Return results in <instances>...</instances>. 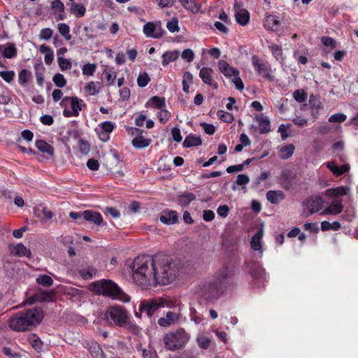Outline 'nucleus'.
<instances>
[{"label":"nucleus","mask_w":358,"mask_h":358,"mask_svg":"<svg viewBox=\"0 0 358 358\" xmlns=\"http://www.w3.org/2000/svg\"><path fill=\"white\" fill-rule=\"evenodd\" d=\"M323 201L321 198L317 196H311L306 201V208L310 214L319 211L322 207Z\"/></svg>","instance_id":"20"},{"label":"nucleus","mask_w":358,"mask_h":358,"mask_svg":"<svg viewBox=\"0 0 358 358\" xmlns=\"http://www.w3.org/2000/svg\"><path fill=\"white\" fill-rule=\"evenodd\" d=\"M266 199L272 204H278L285 199V195L281 190H269L266 194Z\"/></svg>","instance_id":"25"},{"label":"nucleus","mask_w":358,"mask_h":358,"mask_svg":"<svg viewBox=\"0 0 358 358\" xmlns=\"http://www.w3.org/2000/svg\"><path fill=\"white\" fill-rule=\"evenodd\" d=\"M96 70V65L95 64L88 63L82 67V73L85 76H92Z\"/></svg>","instance_id":"48"},{"label":"nucleus","mask_w":358,"mask_h":358,"mask_svg":"<svg viewBox=\"0 0 358 358\" xmlns=\"http://www.w3.org/2000/svg\"><path fill=\"white\" fill-rule=\"evenodd\" d=\"M83 217L85 220L94 223V224L99 226L103 222V218L101 215L93 210H85L83 212Z\"/></svg>","instance_id":"22"},{"label":"nucleus","mask_w":358,"mask_h":358,"mask_svg":"<svg viewBox=\"0 0 358 358\" xmlns=\"http://www.w3.org/2000/svg\"><path fill=\"white\" fill-rule=\"evenodd\" d=\"M326 166L336 176H341L347 173L350 169V166L348 164H343L338 166L334 162H327Z\"/></svg>","instance_id":"27"},{"label":"nucleus","mask_w":358,"mask_h":358,"mask_svg":"<svg viewBox=\"0 0 358 358\" xmlns=\"http://www.w3.org/2000/svg\"><path fill=\"white\" fill-rule=\"evenodd\" d=\"M39 52L44 55V62L45 64L50 65L54 60L53 50L49 46L43 44L40 45Z\"/></svg>","instance_id":"29"},{"label":"nucleus","mask_w":358,"mask_h":358,"mask_svg":"<svg viewBox=\"0 0 358 358\" xmlns=\"http://www.w3.org/2000/svg\"><path fill=\"white\" fill-rule=\"evenodd\" d=\"M193 76L189 71H186L182 76V90L185 92H189L190 85L192 83Z\"/></svg>","instance_id":"44"},{"label":"nucleus","mask_w":358,"mask_h":358,"mask_svg":"<svg viewBox=\"0 0 358 358\" xmlns=\"http://www.w3.org/2000/svg\"><path fill=\"white\" fill-rule=\"evenodd\" d=\"M350 192V188L349 187L340 186L326 189L324 195L329 198H338L348 194Z\"/></svg>","instance_id":"19"},{"label":"nucleus","mask_w":358,"mask_h":358,"mask_svg":"<svg viewBox=\"0 0 358 358\" xmlns=\"http://www.w3.org/2000/svg\"><path fill=\"white\" fill-rule=\"evenodd\" d=\"M166 28L171 33L178 32L180 30L178 26V20L176 17L172 18L171 20L167 22Z\"/></svg>","instance_id":"54"},{"label":"nucleus","mask_w":358,"mask_h":358,"mask_svg":"<svg viewBox=\"0 0 358 358\" xmlns=\"http://www.w3.org/2000/svg\"><path fill=\"white\" fill-rule=\"evenodd\" d=\"M79 273L83 279L87 280L92 278L95 275L96 269L92 267H87L80 270Z\"/></svg>","instance_id":"51"},{"label":"nucleus","mask_w":358,"mask_h":358,"mask_svg":"<svg viewBox=\"0 0 358 358\" xmlns=\"http://www.w3.org/2000/svg\"><path fill=\"white\" fill-rule=\"evenodd\" d=\"M66 117H78L85 106L83 100L77 96H65L59 103Z\"/></svg>","instance_id":"6"},{"label":"nucleus","mask_w":358,"mask_h":358,"mask_svg":"<svg viewBox=\"0 0 358 358\" xmlns=\"http://www.w3.org/2000/svg\"><path fill=\"white\" fill-rule=\"evenodd\" d=\"M264 236V231L262 227L259 229L255 234L252 237L250 241L251 248L258 252L259 257L263 256L264 250L262 248V238Z\"/></svg>","instance_id":"14"},{"label":"nucleus","mask_w":358,"mask_h":358,"mask_svg":"<svg viewBox=\"0 0 358 358\" xmlns=\"http://www.w3.org/2000/svg\"><path fill=\"white\" fill-rule=\"evenodd\" d=\"M53 34V30L50 28H43L40 31L38 37L41 40L48 41Z\"/></svg>","instance_id":"55"},{"label":"nucleus","mask_w":358,"mask_h":358,"mask_svg":"<svg viewBox=\"0 0 358 358\" xmlns=\"http://www.w3.org/2000/svg\"><path fill=\"white\" fill-rule=\"evenodd\" d=\"M180 56V51L173 50V51H166L165 52L162 56V64L164 66H167L170 62L176 61Z\"/></svg>","instance_id":"31"},{"label":"nucleus","mask_w":358,"mask_h":358,"mask_svg":"<svg viewBox=\"0 0 358 358\" xmlns=\"http://www.w3.org/2000/svg\"><path fill=\"white\" fill-rule=\"evenodd\" d=\"M53 294L52 292L38 290L33 296L27 299L26 303L33 304L36 302H49L53 301Z\"/></svg>","instance_id":"15"},{"label":"nucleus","mask_w":358,"mask_h":358,"mask_svg":"<svg viewBox=\"0 0 358 358\" xmlns=\"http://www.w3.org/2000/svg\"><path fill=\"white\" fill-rule=\"evenodd\" d=\"M280 25V22L275 15H267L264 21V26L265 29L272 31H277Z\"/></svg>","instance_id":"30"},{"label":"nucleus","mask_w":358,"mask_h":358,"mask_svg":"<svg viewBox=\"0 0 358 358\" xmlns=\"http://www.w3.org/2000/svg\"><path fill=\"white\" fill-rule=\"evenodd\" d=\"M52 81L54 82L55 85L58 87H63L66 84V80L65 79L64 76L59 73H56L53 76Z\"/></svg>","instance_id":"52"},{"label":"nucleus","mask_w":358,"mask_h":358,"mask_svg":"<svg viewBox=\"0 0 358 358\" xmlns=\"http://www.w3.org/2000/svg\"><path fill=\"white\" fill-rule=\"evenodd\" d=\"M143 31L144 34L148 38H159L162 36L161 27L152 22H148L145 24Z\"/></svg>","instance_id":"16"},{"label":"nucleus","mask_w":358,"mask_h":358,"mask_svg":"<svg viewBox=\"0 0 358 358\" xmlns=\"http://www.w3.org/2000/svg\"><path fill=\"white\" fill-rule=\"evenodd\" d=\"M36 147L42 152L47 153L50 155H53L54 149L48 143L43 140L36 141Z\"/></svg>","instance_id":"41"},{"label":"nucleus","mask_w":358,"mask_h":358,"mask_svg":"<svg viewBox=\"0 0 358 358\" xmlns=\"http://www.w3.org/2000/svg\"><path fill=\"white\" fill-rule=\"evenodd\" d=\"M10 252L13 255H15L19 256V257H29L31 254L30 250L28 249L26 246H24L23 244H21V243H19V244L13 246V248L11 249Z\"/></svg>","instance_id":"32"},{"label":"nucleus","mask_w":358,"mask_h":358,"mask_svg":"<svg viewBox=\"0 0 358 358\" xmlns=\"http://www.w3.org/2000/svg\"><path fill=\"white\" fill-rule=\"evenodd\" d=\"M155 259L156 285L171 284L178 278L181 271L179 262L163 255H156Z\"/></svg>","instance_id":"3"},{"label":"nucleus","mask_w":358,"mask_h":358,"mask_svg":"<svg viewBox=\"0 0 358 358\" xmlns=\"http://www.w3.org/2000/svg\"><path fill=\"white\" fill-rule=\"evenodd\" d=\"M343 209V206L339 201H334L330 203V205L326 208L322 212H321V215H338L342 212Z\"/></svg>","instance_id":"24"},{"label":"nucleus","mask_w":358,"mask_h":358,"mask_svg":"<svg viewBox=\"0 0 358 358\" xmlns=\"http://www.w3.org/2000/svg\"><path fill=\"white\" fill-rule=\"evenodd\" d=\"M99 129H96L97 134L101 141H107L110 136L109 134L115 127V124L111 121H105L99 124Z\"/></svg>","instance_id":"12"},{"label":"nucleus","mask_w":358,"mask_h":358,"mask_svg":"<svg viewBox=\"0 0 358 358\" xmlns=\"http://www.w3.org/2000/svg\"><path fill=\"white\" fill-rule=\"evenodd\" d=\"M151 142V139L145 138L143 136L140 135L138 136L135 137L132 140L131 144L134 148L137 149H141L148 147L150 145Z\"/></svg>","instance_id":"35"},{"label":"nucleus","mask_w":358,"mask_h":358,"mask_svg":"<svg viewBox=\"0 0 358 358\" xmlns=\"http://www.w3.org/2000/svg\"><path fill=\"white\" fill-rule=\"evenodd\" d=\"M217 67L220 73H222L226 78H232L234 74L238 73V70L231 66L227 61L220 59L217 62Z\"/></svg>","instance_id":"18"},{"label":"nucleus","mask_w":358,"mask_h":358,"mask_svg":"<svg viewBox=\"0 0 358 358\" xmlns=\"http://www.w3.org/2000/svg\"><path fill=\"white\" fill-rule=\"evenodd\" d=\"M28 329L38 325L43 318V311L39 308H31L21 313Z\"/></svg>","instance_id":"8"},{"label":"nucleus","mask_w":358,"mask_h":358,"mask_svg":"<svg viewBox=\"0 0 358 358\" xmlns=\"http://www.w3.org/2000/svg\"><path fill=\"white\" fill-rule=\"evenodd\" d=\"M150 81V78L146 72L140 73L137 78V84L140 87H145Z\"/></svg>","instance_id":"49"},{"label":"nucleus","mask_w":358,"mask_h":358,"mask_svg":"<svg viewBox=\"0 0 358 358\" xmlns=\"http://www.w3.org/2000/svg\"><path fill=\"white\" fill-rule=\"evenodd\" d=\"M145 106L161 110L166 107V99L163 96H154L148 101Z\"/></svg>","instance_id":"26"},{"label":"nucleus","mask_w":358,"mask_h":358,"mask_svg":"<svg viewBox=\"0 0 358 358\" xmlns=\"http://www.w3.org/2000/svg\"><path fill=\"white\" fill-rule=\"evenodd\" d=\"M157 117L162 124H165L169 121L171 113L164 108L157 113Z\"/></svg>","instance_id":"50"},{"label":"nucleus","mask_w":358,"mask_h":358,"mask_svg":"<svg viewBox=\"0 0 358 358\" xmlns=\"http://www.w3.org/2000/svg\"><path fill=\"white\" fill-rule=\"evenodd\" d=\"M251 59L255 70L259 73V76L270 80L273 79V76L271 74V66L269 65L266 64L257 55H253Z\"/></svg>","instance_id":"9"},{"label":"nucleus","mask_w":358,"mask_h":358,"mask_svg":"<svg viewBox=\"0 0 358 358\" xmlns=\"http://www.w3.org/2000/svg\"><path fill=\"white\" fill-rule=\"evenodd\" d=\"M9 326L12 329L17 331L29 329L24 318L22 317L21 313L16 314L10 319Z\"/></svg>","instance_id":"17"},{"label":"nucleus","mask_w":358,"mask_h":358,"mask_svg":"<svg viewBox=\"0 0 358 358\" xmlns=\"http://www.w3.org/2000/svg\"><path fill=\"white\" fill-rule=\"evenodd\" d=\"M90 289L99 294L111 297L123 303H127L130 301L129 296L110 280H101L94 282L90 285Z\"/></svg>","instance_id":"4"},{"label":"nucleus","mask_w":358,"mask_h":358,"mask_svg":"<svg viewBox=\"0 0 358 358\" xmlns=\"http://www.w3.org/2000/svg\"><path fill=\"white\" fill-rule=\"evenodd\" d=\"M131 279L143 289L156 286L155 259L149 255H139L129 265Z\"/></svg>","instance_id":"1"},{"label":"nucleus","mask_w":358,"mask_h":358,"mask_svg":"<svg viewBox=\"0 0 358 358\" xmlns=\"http://www.w3.org/2000/svg\"><path fill=\"white\" fill-rule=\"evenodd\" d=\"M195 199L196 196L193 193L185 192L179 196L178 202L181 206H187Z\"/></svg>","instance_id":"42"},{"label":"nucleus","mask_w":358,"mask_h":358,"mask_svg":"<svg viewBox=\"0 0 358 358\" xmlns=\"http://www.w3.org/2000/svg\"><path fill=\"white\" fill-rule=\"evenodd\" d=\"M85 90L90 95H96L100 92V83L99 82H90L85 86Z\"/></svg>","instance_id":"45"},{"label":"nucleus","mask_w":358,"mask_h":358,"mask_svg":"<svg viewBox=\"0 0 358 358\" xmlns=\"http://www.w3.org/2000/svg\"><path fill=\"white\" fill-rule=\"evenodd\" d=\"M214 71L210 67H202L199 71V77L203 83L212 87L216 90L218 84L213 79Z\"/></svg>","instance_id":"13"},{"label":"nucleus","mask_w":358,"mask_h":358,"mask_svg":"<svg viewBox=\"0 0 358 358\" xmlns=\"http://www.w3.org/2000/svg\"><path fill=\"white\" fill-rule=\"evenodd\" d=\"M29 343L31 346L37 351H39L42 348V343L38 337L36 335H32L29 339Z\"/></svg>","instance_id":"60"},{"label":"nucleus","mask_w":358,"mask_h":358,"mask_svg":"<svg viewBox=\"0 0 358 358\" xmlns=\"http://www.w3.org/2000/svg\"><path fill=\"white\" fill-rule=\"evenodd\" d=\"M196 342L198 346L203 350L208 349L211 344V340L205 336L203 333H199L197 335Z\"/></svg>","instance_id":"38"},{"label":"nucleus","mask_w":358,"mask_h":358,"mask_svg":"<svg viewBox=\"0 0 358 358\" xmlns=\"http://www.w3.org/2000/svg\"><path fill=\"white\" fill-rule=\"evenodd\" d=\"M202 141L200 137L194 135H189L185 138L183 141V146L185 148H190L200 145Z\"/></svg>","instance_id":"39"},{"label":"nucleus","mask_w":358,"mask_h":358,"mask_svg":"<svg viewBox=\"0 0 358 358\" xmlns=\"http://www.w3.org/2000/svg\"><path fill=\"white\" fill-rule=\"evenodd\" d=\"M69 10L70 12L76 17H82L86 13V8L85 6L81 3H72L70 5Z\"/></svg>","instance_id":"36"},{"label":"nucleus","mask_w":358,"mask_h":358,"mask_svg":"<svg viewBox=\"0 0 358 358\" xmlns=\"http://www.w3.org/2000/svg\"><path fill=\"white\" fill-rule=\"evenodd\" d=\"M178 214L176 211H164L159 217V220L166 225H171L178 222Z\"/></svg>","instance_id":"23"},{"label":"nucleus","mask_w":358,"mask_h":358,"mask_svg":"<svg viewBox=\"0 0 358 358\" xmlns=\"http://www.w3.org/2000/svg\"><path fill=\"white\" fill-rule=\"evenodd\" d=\"M181 57L186 60L187 62H192L194 59V52L191 49H185L181 53Z\"/></svg>","instance_id":"61"},{"label":"nucleus","mask_w":358,"mask_h":358,"mask_svg":"<svg viewBox=\"0 0 358 358\" xmlns=\"http://www.w3.org/2000/svg\"><path fill=\"white\" fill-rule=\"evenodd\" d=\"M294 99L299 102L303 103L306 100L305 92L303 90H297L293 93Z\"/></svg>","instance_id":"64"},{"label":"nucleus","mask_w":358,"mask_h":358,"mask_svg":"<svg viewBox=\"0 0 358 358\" xmlns=\"http://www.w3.org/2000/svg\"><path fill=\"white\" fill-rule=\"evenodd\" d=\"M36 282L44 287H50L53 284V280L48 275H39L36 279Z\"/></svg>","instance_id":"46"},{"label":"nucleus","mask_w":358,"mask_h":358,"mask_svg":"<svg viewBox=\"0 0 358 358\" xmlns=\"http://www.w3.org/2000/svg\"><path fill=\"white\" fill-rule=\"evenodd\" d=\"M164 301L161 299L142 301L139 310L145 313L148 317H151L161 307H164Z\"/></svg>","instance_id":"10"},{"label":"nucleus","mask_w":358,"mask_h":358,"mask_svg":"<svg viewBox=\"0 0 358 358\" xmlns=\"http://www.w3.org/2000/svg\"><path fill=\"white\" fill-rule=\"evenodd\" d=\"M181 5L187 10L194 13H199L200 6L196 3V0H178Z\"/></svg>","instance_id":"37"},{"label":"nucleus","mask_w":358,"mask_h":358,"mask_svg":"<svg viewBox=\"0 0 358 358\" xmlns=\"http://www.w3.org/2000/svg\"><path fill=\"white\" fill-rule=\"evenodd\" d=\"M3 57L8 59L14 58L17 55V49L13 44H8L3 50Z\"/></svg>","instance_id":"47"},{"label":"nucleus","mask_w":358,"mask_h":358,"mask_svg":"<svg viewBox=\"0 0 358 358\" xmlns=\"http://www.w3.org/2000/svg\"><path fill=\"white\" fill-rule=\"evenodd\" d=\"M231 271L228 267L220 269L213 278L206 282L199 289V296L208 301L218 299L231 284Z\"/></svg>","instance_id":"2"},{"label":"nucleus","mask_w":358,"mask_h":358,"mask_svg":"<svg viewBox=\"0 0 358 358\" xmlns=\"http://www.w3.org/2000/svg\"><path fill=\"white\" fill-rule=\"evenodd\" d=\"M57 29L59 34L65 38L66 41H70L71 39V35L70 34V27L66 23H59L57 24Z\"/></svg>","instance_id":"43"},{"label":"nucleus","mask_w":358,"mask_h":358,"mask_svg":"<svg viewBox=\"0 0 358 358\" xmlns=\"http://www.w3.org/2000/svg\"><path fill=\"white\" fill-rule=\"evenodd\" d=\"M58 65L62 71L71 69V62L70 59L65 57L57 58Z\"/></svg>","instance_id":"53"},{"label":"nucleus","mask_w":358,"mask_h":358,"mask_svg":"<svg viewBox=\"0 0 358 358\" xmlns=\"http://www.w3.org/2000/svg\"><path fill=\"white\" fill-rule=\"evenodd\" d=\"M347 119V116L343 113H336L329 117L330 122H343Z\"/></svg>","instance_id":"63"},{"label":"nucleus","mask_w":358,"mask_h":358,"mask_svg":"<svg viewBox=\"0 0 358 358\" xmlns=\"http://www.w3.org/2000/svg\"><path fill=\"white\" fill-rule=\"evenodd\" d=\"M268 47L275 59L280 63H282L285 60V55H283L282 45L275 43H270Z\"/></svg>","instance_id":"28"},{"label":"nucleus","mask_w":358,"mask_h":358,"mask_svg":"<svg viewBox=\"0 0 358 358\" xmlns=\"http://www.w3.org/2000/svg\"><path fill=\"white\" fill-rule=\"evenodd\" d=\"M189 317L191 321L194 322L196 324H201L203 321V318L198 315L196 309L194 308H190Z\"/></svg>","instance_id":"58"},{"label":"nucleus","mask_w":358,"mask_h":358,"mask_svg":"<svg viewBox=\"0 0 358 358\" xmlns=\"http://www.w3.org/2000/svg\"><path fill=\"white\" fill-rule=\"evenodd\" d=\"M294 150L293 144L282 145L279 148V157L282 159H287L292 156Z\"/></svg>","instance_id":"34"},{"label":"nucleus","mask_w":358,"mask_h":358,"mask_svg":"<svg viewBox=\"0 0 358 358\" xmlns=\"http://www.w3.org/2000/svg\"><path fill=\"white\" fill-rule=\"evenodd\" d=\"M85 347L87 348L89 352L93 358H102L103 350L99 344L94 341H87Z\"/></svg>","instance_id":"21"},{"label":"nucleus","mask_w":358,"mask_h":358,"mask_svg":"<svg viewBox=\"0 0 358 358\" xmlns=\"http://www.w3.org/2000/svg\"><path fill=\"white\" fill-rule=\"evenodd\" d=\"M321 41L324 46L329 47L331 49L336 48V41L331 37L324 36L321 38Z\"/></svg>","instance_id":"62"},{"label":"nucleus","mask_w":358,"mask_h":358,"mask_svg":"<svg viewBox=\"0 0 358 358\" xmlns=\"http://www.w3.org/2000/svg\"><path fill=\"white\" fill-rule=\"evenodd\" d=\"M32 78L31 72L27 69H22L18 73V83L21 86H25Z\"/></svg>","instance_id":"40"},{"label":"nucleus","mask_w":358,"mask_h":358,"mask_svg":"<svg viewBox=\"0 0 358 358\" xmlns=\"http://www.w3.org/2000/svg\"><path fill=\"white\" fill-rule=\"evenodd\" d=\"M255 120L259 122V132L261 134H266L271 131V123L267 117L257 116Z\"/></svg>","instance_id":"33"},{"label":"nucleus","mask_w":358,"mask_h":358,"mask_svg":"<svg viewBox=\"0 0 358 358\" xmlns=\"http://www.w3.org/2000/svg\"><path fill=\"white\" fill-rule=\"evenodd\" d=\"M231 78L232 83L234 84L236 88L238 90H242L244 88L243 83L240 77V72L234 74Z\"/></svg>","instance_id":"59"},{"label":"nucleus","mask_w":358,"mask_h":358,"mask_svg":"<svg viewBox=\"0 0 358 358\" xmlns=\"http://www.w3.org/2000/svg\"><path fill=\"white\" fill-rule=\"evenodd\" d=\"M190 336L182 328L164 335L163 341L166 348L176 350L183 348L189 341Z\"/></svg>","instance_id":"5"},{"label":"nucleus","mask_w":358,"mask_h":358,"mask_svg":"<svg viewBox=\"0 0 358 358\" xmlns=\"http://www.w3.org/2000/svg\"><path fill=\"white\" fill-rule=\"evenodd\" d=\"M106 320L117 327H124L128 323V313L119 306L108 308L105 313Z\"/></svg>","instance_id":"7"},{"label":"nucleus","mask_w":358,"mask_h":358,"mask_svg":"<svg viewBox=\"0 0 358 358\" xmlns=\"http://www.w3.org/2000/svg\"><path fill=\"white\" fill-rule=\"evenodd\" d=\"M234 9L237 23L242 26L246 25L250 20L249 12L246 9L241 8V5L238 1H234Z\"/></svg>","instance_id":"11"},{"label":"nucleus","mask_w":358,"mask_h":358,"mask_svg":"<svg viewBox=\"0 0 358 358\" xmlns=\"http://www.w3.org/2000/svg\"><path fill=\"white\" fill-rule=\"evenodd\" d=\"M15 73L13 71H1L0 77L6 83H10L13 81Z\"/></svg>","instance_id":"56"},{"label":"nucleus","mask_w":358,"mask_h":358,"mask_svg":"<svg viewBox=\"0 0 358 358\" xmlns=\"http://www.w3.org/2000/svg\"><path fill=\"white\" fill-rule=\"evenodd\" d=\"M217 116L220 120L227 123H231L234 120L232 114L224 110H219L217 112Z\"/></svg>","instance_id":"57"}]
</instances>
